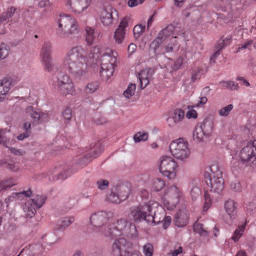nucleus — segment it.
Segmentation results:
<instances>
[{"instance_id":"f257e3e1","label":"nucleus","mask_w":256,"mask_h":256,"mask_svg":"<svg viewBox=\"0 0 256 256\" xmlns=\"http://www.w3.org/2000/svg\"><path fill=\"white\" fill-rule=\"evenodd\" d=\"M100 56V48L96 46L90 53L81 46H76L68 50L62 59L64 69L74 78L81 79L88 74V65L94 64Z\"/></svg>"},{"instance_id":"f03ea898","label":"nucleus","mask_w":256,"mask_h":256,"mask_svg":"<svg viewBox=\"0 0 256 256\" xmlns=\"http://www.w3.org/2000/svg\"><path fill=\"white\" fill-rule=\"evenodd\" d=\"M136 232V228L134 224L124 218H121L114 222L113 218L110 226L108 228V231L104 232V236L111 238L122 236H128L134 235Z\"/></svg>"},{"instance_id":"7ed1b4c3","label":"nucleus","mask_w":256,"mask_h":256,"mask_svg":"<svg viewBox=\"0 0 256 256\" xmlns=\"http://www.w3.org/2000/svg\"><path fill=\"white\" fill-rule=\"evenodd\" d=\"M118 54L114 50H108L101 58L100 76L102 80H108L113 74L116 66Z\"/></svg>"},{"instance_id":"20e7f679","label":"nucleus","mask_w":256,"mask_h":256,"mask_svg":"<svg viewBox=\"0 0 256 256\" xmlns=\"http://www.w3.org/2000/svg\"><path fill=\"white\" fill-rule=\"evenodd\" d=\"M56 22L58 26L57 32L60 36L76 34L79 32L78 22L70 15L62 13L56 18Z\"/></svg>"},{"instance_id":"39448f33","label":"nucleus","mask_w":256,"mask_h":256,"mask_svg":"<svg viewBox=\"0 0 256 256\" xmlns=\"http://www.w3.org/2000/svg\"><path fill=\"white\" fill-rule=\"evenodd\" d=\"M114 216L112 212H98L92 214L90 222L94 226L93 231L104 236V232L110 226Z\"/></svg>"},{"instance_id":"423d86ee","label":"nucleus","mask_w":256,"mask_h":256,"mask_svg":"<svg viewBox=\"0 0 256 256\" xmlns=\"http://www.w3.org/2000/svg\"><path fill=\"white\" fill-rule=\"evenodd\" d=\"M159 206L158 203L151 200L144 204H140L130 208L128 218L136 222L144 220L148 223L150 212Z\"/></svg>"},{"instance_id":"0eeeda50","label":"nucleus","mask_w":256,"mask_h":256,"mask_svg":"<svg viewBox=\"0 0 256 256\" xmlns=\"http://www.w3.org/2000/svg\"><path fill=\"white\" fill-rule=\"evenodd\" d=\"M210 172L208 181L207 184L210 188L212 192L220 194L224 188V180L222 177V172L217 163L212 164L208 168Z\"/></svg>"},{"instance_id":"6e6552de","label":"nucleus","mask_w":256,"mask_h":256,"mask_svg":"<svg viewBox=\"0 0 256 256\" xmlns=\"http://www.w3.org/2000/svg\"><path fill=\"white\" fill-rule=\"evenodd\" d=\"M131 242L124 238H116L112 244L110 254L111 256H141L140 253L134 250Z\"/></svg>"},{"instance_id":"1a4fd4ad","label":"nucleus","mask_w":256,"mask_h":256,"mask_svg":"<svg viewBox=\"0 0 256 256\" xmlns=\"http://www.w3.org/2000/svg\"><path fill=\"white\" fill-rule=\"evenodd\" d=\"M182 196L183 193L181 188L173 184L166 189L162 198L167 209L172 210L176 208Z\"/></svg>"},{"instance_id":"9d476101","label":"nucleus","mask_w":256,"mask_h":256,"mask_svg":"<svg viewBox=\"0 0 256 256\" xmlns=\"http://www.w3.org/2000/svg\"><path fill=\"white\" fill-rule=\"evenodd\" d=\"M160 172L169 180H174L176 176L178 166V163L170 156H163L159 161Z\"/></svg>"},{"instance_id":"9b49d317","label":"nucleus","mask_w":256,"mask_h":256,"mask_svg":"<svg viewBox=\"0 0 256 256\" xmlns=\"http://www.w3.org/2000/svg\"><path fill=\"white\" fill-rule=\"evenodd\" d=\"M172 154L176 159L184 160L190 154L188 142L184 138L173 140L169 146Z\"/></svg>"},{"instance_id":"f8f14e48","label":"nucleus","mask_w":256,"mask_h":256,"mask_svg":"<svg viewBox=\"0 0 256 256\" xmlns=\"http://www.w3.org/2000/svg\"><path fill=\"white\" fill-rule=\"evenodd\" d=\"M56 86L58 91L63 96L76 94L74 83L67 74H64L58 78Z\"/></svg>"},{"instance_id":"ddd939ff","label":"nucleus","mask_w":256,"mask_h":256,"mask_svg":"<svg viewBox=\"0 0 256 256\" xmlns=\"http://www.w3.org/2000/svg\"><path fill=\"white\" fill-rule=\"evenodd\" d=\"M240 158L244 163L256 166V140L250 142L240 151Z\"/></svg>"},{"instance_id":"4468645a","label":"nucleus","mask_w":256,"mask_h":256,"mask_svg":"<svg viewBox=\"0 0 256 256\" xmlns=\"http://www.w3.org/2000/svg\"><path fill=\"white\" fill-rule=\"evenodd\" d=\"M46 197L44 195L36 196L34 198L28 200L24 206V211L27 216L32 218L36 210L41 208L44 203Z\"/></svg>"},{"instance_id":"2eb2a0df","label":"nucleus","mask_w":256,"mask_h":256,"mask_svg":"<svg viewBox=\"0 0 256 256\" xmlns=\"http://www.w3.org/2000/svg\"><path fill=\"white\" fill-rule=\"evenodd\" d=\"M52 52V45L48 42L44 44L40 53L42 62L44 70L48 72H52L54 69V65L52 61L50 56Z\"/></svg>"},{"instance_id":"dca6fc26","label":"nucleus","mask_w":256,"mask_h":256,"mask_svg":"<svg viewBox=\"0 0 256 256\" xmlns=\"http://www.w3.org/2000/svg\"><path fill=\"white\" fill-rule=\"evenodd\" d=\"M158 35L164 39L166 42L169 41L175 42L178 36L186 37V33L183 29L178 30L172 25L167 26L158 33Z\"/></svg>"},{"instance_id":"f3484780","label":"nucleus","mask_w":256,"mask_h":256,"mask_svg":"<svg viewBox=\"0 0 256 256\" xmlns=\"http://www.w3.org/2000/svg\"><path fill=\"white\" fill-rule=\"evenodd\" d=\"M92 0H67V5L74 13L81 14L90 6Z\"/></svg>"},{"instance_id":"a211bd4d","label":"nucleus","mask_w":256,"mask_h":256,"mask_svg":"<svg viewBox=\"0 0 256 256\" xmlns=\"http://www.w3.org/2000/svg\"><path fill=\"white\" fill-rule=\"evenodd\" d=\"M118 16L117 10L110 6L104 7L100 13V20L104 25L110 26L112 24L114 15Z\"/></svg>"},{"instance_id":"6ab92c4d","label":"nucleus","mask_w":256,"mask_h":256,"mask_svg":"<svg viewBox=\"0 0 256 256\" xmlns=\"http://www.w3.org/2000/svg\"><path fill=\"white\" fill-rule=\"evenodd\" d=\"M44 250L40 244H34L23 248L17 256H38Z\"/></svg>"},{"instance_id":"aec40b11","label":"nucleus","mask_w":256,"mask_h":256,"mask_svg":"<svg viewBox=\"0 0 256 256\" xmlns=\"http://www.w3.org/2000/svg\"><path fill=\"white\" fill-rule=\"evenodd\" d=\"M26 116H30L34 120L32 124H36L40 122H44L47 120L48 115L44 113H40L34 110L32 106H28L25 110Z\"/></svg>"},{"instance_id":"412c9836","label":"nucleus","mask_w":256,"mask_h":256,"mask_svg":"<svg viewBox=\"0 0 256 256\" xmlns=\"http://www.w3.org/2000/svg\"><path fill=\"white\" fill-rule=\"evenodd\" d=\"M128 25V23L126 18H124L116 30L114 38L117 44H120L123 42L126 34L125 28Z\"/></svg>"},{"instance_id":"4be33fe9","label":"nucleus","mask_w":256,"mask_h":256,"mask_svg":"<svg viewBox=\"0 0 256 256\" xmlns=\"http://www.w3.org/2000/svg\"><path fill=\"white\" fill-rule=\"evenodd\" d=\"M128 189L126 186H122V194L120 195L114 192H111L106 196V200L112 203L119 204L126 200L128 196Z\"/></svg>"},{"instance_id":"5701e85b","label":"nucleus","mask_w":256,"mask_h":256,"mask_svg":"<svg viewBox=\"0 0 256 256\" xmlns=\"http://www.w3.org/2000/svg\"><path fill=\"white\" fill-rule=\"evenodd\" d=\"M224 208L226 213L230 220L235 219L237 216V204L234 200L229 199L224 204Z\"/></svg>"},{"instance_id":"b1692460","label":"nucleus","mask_w":256,"mask_h":256,"mask_svg":"<svg viewBox=\"0 0 256 256\" xmlns=\"http://www.w3.org/2000/svg\"><path fill=\"white\" fill-rule=\"evenodd\" d=\"M188 212L186 209L180 210L176 214L174 222L176 226L178 227H184L186 226L188 220Z\"/></svg>"},{"instance_id":"393cba45","label":"nucleus","mask_w":256,"mask_h":256,"mask_svg":"<svg viewBox=\"0 0 256 256\" xmlns=\"http://www.w3.org/2000/svg\"><path fill=\"white\" fill-rule=\"evenodd\" d=\"M184 116V111L180 108H176L172 114V116L167 120L168 125L171 127L174 126L178 123L182 122Z\"/></svg>"},{"instance_id":"a878e982","label":"nucleus","mask_w":256,"mask_h":256,"mask_svg":"<svg viewBox=\"0 0 256 256\" xmlns=\"http://www.w3.org/2000/svg\"><path fill=\"white\" fill-rule=\"evenodd\" d=\"M153 74L154 70L151 68L142 70L138 74V78L142 88H144L149 84V78Z\"/></svg>"},{"instance_id":"bb28decb","label":"nucleus","mask_w":256,"mask_h":256,"mask_svg":"<svg viewBox=\"0 0 256 256\" xmlns=\"http://www.w3.org/2000/svg\"><path fill=\"white\" fill-rule=\"evenodd\" d=\"M155 208H157L156 212H154V214H152V212H150L149 220H148V223L152 222V223L159 224L162 222V220L164 218L166 213L164 210L158 206Z\"/></svg>"},{"instance_id":"cd10ccee","label":"nucleus","mask_w":256,"mask_h":256,"mask_svg":"<svg viewBox=\"0 0 256 256\" xmlns=\"http://www.w3.org/2000/svg\"><path fill=\"white\" fill-rule=\"evenodd\" d=\"M199 126L205 133L206 137L211 136L214 128V123L210 118H205Z\"/></svg>"},{"instance_id":"c85d7f7f","label":"nucleus","mask_w":256,"mask_h":256,"mask_svg":"<svg viewBox=\"0 0 256 256\" xmlns=\"http://www.w3.org/2000/svg\"><path fill=\"white\" fill-rule=\"evenodd\" d=\"M11 82L7 78L0 80V101H2L6 96L10 89Z\"/></svg>"},{"instance_id":"c756f323","label":"nucleus","mask_w":256,"mask_h":256,"mask_svg":"<svg viewBox=\"0 0 256 256\" xmlns=\"http://www.w3.org/2000/svg\"><path fill=\"white\" fill-rule=\"evenodd\" d=\"M165 186L164 180L160 178H154L150 182V188L156 192L160 191Z\"/></svg>"},{"instance_id":"7c9ffc66","label":"nucleus","mask_w":256,"mask_h":256,"mask_svg":"<svg viewBox=\"0 0 256 256\" xmlns=\"http://www.w3.org/2000/svg\"><path fill=\"white\" fill-rule=\"evenodd\" d=\"M246 224L239 226L238 228L234 230L233 235L230 238L228 242V243H230V241H234V242H238L241 236L244 234Z\"/></svg>"},{"instance_id":"2f4dec72","label":"nucleus","mask_w":256,"mask_h":256,"mask_svg":"<svg viewBox=\"0 0 256 256\" xmlns=\"http://www.w3.org/2000/svg\"><path fill=\"white\" fill-rule=\"evenodd\" d=\"M13 140H11L9 136L6 135V132L2 130H0V144L6 148L8 147V145L12 144Z\"/></svg>"},{"instance_id":"473e14b6","label":"nucleus","mask_w":256,"mask_h":256,"mask_svg":"<svg viewBox=\"0 0 256 256\" xmlns=\"http://www.w3.org/2000/svg\"><path fill=\"white\" fill-rule=\"evenodd\" d=\"M74 220L73 216H68L64 218L60 222V224L56 226L55 229L59 230H62L66 227L68 226Z\"/></svg>"},{"instance_id":"72a5a7b5","label":"nucleus","mask_w":256,"mask_h":256,"mask_svg":"<svg viewBox=\"0 0 256 256\" xmlns=\"http://www.w3.org/2000/svg\"><path fill=\"white\" fill-rule=\"evenodd\" d=\"M164 50H160V52L164 54V52H172L174 50H177L179 48V45L177 44L176 40L175 42H164Z\"/></svg>"},{"instance_id":"f704fd0d","label":"nucleus","mask_w":256,"mask_h":256,"mask_svg":"<svg viewBox=\"0 0 256 256\" xmlns=\"http://www.w3.org/2000/svg\"><path fill=\"white\" fill-rule=\"evenodd\" d=\"M210 89L209 86H206L202 90V92L204 93L205 96H200L199 98V100L196 104L194 106L196 107H200L204 106L208 102V98L206 95L209 94Z\"/></svg>"},{"instance_id":"c9c22d12","label":"nucleus","mask_w":256,"mask_h":256,"mask_svg":"<svg viewBox=\"0 0 256 256\" xmlns=\"http://www.w3.org/2000/svg\"><path fill=\"white\" fill-rule=\"evenodd\" d=\"M16 184V182L14 178H9L5 180L0 181V192L3 190L10 188Z\"/></svg>"},{"instance_id":"e433bc0d","label":"nucleus","mask_w":256,"mask_h":256,"mask_svg":"<svg viewBox=\"0 0 256 256\" xmlns=\"http://www.w3.org/2000/svg\"><path fill=\"white\" fill-rule=\"evenodd\" d=\"M85 30L86 32V40L88 44L91 45L93 44L95 39L94 30L92 28L88 26L86 28Z\"/></svg>"},{"instance_id":"4c0bfd02","label":"nucleus","mask_w":256,"mask_h":256,"mask_svg":"<svg viewBox=\"0 0 256 256\" xmlns=\"http://www.w3.org/2000/svg\"><path fill=\"white\" fill-rule=\"evenodd\" d=\"M31 124L29 122H26L24 124L23 128L26 130V132L21 134L18 136L17 138L20 140H22L24 138L29 136L30 133Z\"/></svg>"},{"instance_id":"58836bf2","label":"nucleus","mask_w":256,"mask_h":256,"mask_svg":"<svg viewBox=\"0 0 256 256\" xmlns=\"http://www.w3.org/2000/svg\"><path fill=\"white\" fill-rule=\"evenodd\" d=\"M164 42H166L158 34V36L152 42L150 46L156 52L162 44H164Z\"/></svg>"},{"instance_id":"ea45409f","label":"nucleus","mask_w":256,"mask_h":256,"mask_svg":"<svg viewBox=\"0 0 256 256\" xmlns=\"http://www.w3.org/2000/svg\"><path fill=\"white\" fill-rule=\"evenodd\" d=\"M220 84L222 87L231 90H238L239 88L238 84L232 80L222 81L220 82Z\"/></svg>"},{"instance_id":"a19ab883","label":"nucleus","mask_w":256,"mask_h":256,"mask_svg":"<svg viewBox=\"0 0 256 256\" xmlns=\"http://www.w3.org/2000/svg\"><path fill=\"white\" fill-rule=\"evenodd\" d=\"M98 87L99 84L97 82H92L87 84L84 89V92L87 94H92L98 89Z\"/></svg>"},{"instance_id":"79ce46f5","label":"nucleus","mask_w":256,"mask_h":256,"mask_svg":"<svg viewBox=\"0 0 256 256\" xmlns=\"http://www.w3.org/2000/svg\"><path fill=\"white\" fill-rule=\"evenodd\" d=\"M194 230L200 236H206L208 235L207 230L204 228L203 224L198 222L194 224Z\"/></svg>"},{"instance_id":"37998d69","label":"nucleus","mask_w":256,"mask_h":256,"mask_svg":"<svg viewBox=\"0 0 256 256\" xmlns=\"http://www.w3.org/2000/svg\"><path fill=\"white\" fill-rule=\"evenodd\" d=\"M202 128L199 126H197L194 132V138L199 141L202 140L204 136H206L205 133Z\"/></svg>"},{"instance_id":"c03bdc74","label":"nucleus","mask_w":256,"mask_h":256,"mask_svg":"<svg viewBox=\"0 0 256 256\" xmlns=\"http://www.w3.org/2000/svg\"><path fill=\"white\" fill-rule=\"evenodd\" d=\"M204 202L203 206V210L204 212H206L208 210L211 206L212 204V200L208 192H204Z\"/></svg>"},{"instance_id":"a18cd8bd","label":"nucleus","mask_w":256,"mask_h":256,"mask_svg":"<svg viewBox=\"0 0 256 256\" xmlns=\"http://www.w3.org/2000/svg\"><path fill=\"white\" fill-rule=\"evenodd\" d=\"M136 88V85L135 84H130L128 86L126 90L124 91V96L128 98H130L134 94Z\"/></svg>"},{"instance_id":"49530a36","label":"nucleus","mask_w":256,"mask_h":256,"mask_svg":"<svg viewBox=\"0 0 256 256\" xmlns=\"http://www.w3.org/2000/svg\"><path fill=\"white\" fill-rule=\"evenodd\" d=\"M248 48V50H252V48H256V40H248L244 44H242L240 47H239L238 52L244 49Z\"/></svg>"},{"instance_id":"de8ad7c7","label":"nucleus","mask_w":256,"mask_h":256,"mask_svg":"<svg viewBox=\"0 0 256 256\" xmlns=\"http://www.w3.org/2000/svg\"><path fill=\"white\" fill-rule=\"evenodd\" d=\"M194 108H196L195 106H188L187 108L188 111L186 113V117L188 118H196L198 117V113L196 111L194 110Z\"/></svg>"},{"instance_id":"09e8293b","label":"nucleus","mask_w":256,"mask_h":256,"mask_svg":"<svg viewBox=\"0 0 256 256\" xmlns=\"http://www.w3.org/2000/svg\"><path fill=\"white\" fill-rule=\"evenodd\" d=\"M233 108L234 106L232 104H228L220 109L218 112V114L221 116L226 117L229 115Z\"/></svg>"},{"instance_id":"8fccbe9b","label":"nucleus","mask_w":256,"mask_h":256,"mask_svg":"<svg viewBox=\"0 0 256 256\" xmlns=\"http://www.w3.org/2000/svg\"><path fill=\"white\" fill-rule=\"evenodd\" d=\"M142 252L145 256H152L154 252L153 245L150 243L146 244L143 246Z\"/></svg>"},{"instance_id":"3c124183","label":"nucleus","mask_w":256,"mask_h":256,"mask_svg":"<svg viewBox=\"0 0 256 256\" xmlns=\"http://www.w3.org/2000/svg\"><path fill=\"white\" fill-rule=\"evenodd\" d=\"M148 138V133L146 132H138L134 136V140L135 142H140V141H146Z\"/></svg>"},{"instance_id":"603ef678","label":"nucleus","mask_w":256,"mask_h":256,"mask_svg":"<svg viewBox=\"0 0 256 256\" xmlns=\"http://www.w3.org/2000/svg\"><path fill=\"white\" fill-rule=\"evenodd\" d=\"M8 46L2 43L0 46V58L3 60L6 58L8 54Z\"/></svg>"},{"instance_id":"864d4df0","label":"nucleus","mask_w":256,"mask_h":256,"mask_svg":"<svg viewBox=\"0 0 256 256\" xmlns=\"http://www.w3.org/2000/svg\"><path fill=\"white\" fill-rule=\"evenodd\" d=\"M201 194L200 188L197 186H192L190 190V194L193 200L196 199Z\"/></svg>"},{"instance_id":"5fc2aeb1","label":"nucleus","mask_w":256,"mask_h":256,"mask_svg":"<svg viewBox=\"0 0 256 256\" xmlns=\"http://www.w3.org/2000/svg\"><path fill=\"white\" fill-rule=\"evenodd\" d=\"M145 26L140 24L136 25L133 29L134 34L135 37H138L144 31Z\"/></svg>"},{"instance_id":"6e6d98bb","label":"nucleus","mask_w":256,"mask_h":256,"mask_svg":"<svg viewBox=\"0 0 256 256\" xmlns=\"http://www.w3.org/2000/svg\"><path fill=\"white\" fill-rule=\"evenodd\" d=\"M62 116L63 118L65 120H70L72 116V110L69 107H66L62 112Z\"/></svg>"},{"instance_id":"4d7b16f0","label":"nucleus","mask_w":256,"mask_h":256,"mask_svg":"<svg viewBox=\"0 0 256 256\" xmlns=\"http://www.w3.org/2000/svg\"><path fill=\"white\" fill-rule=\"evenodd\" d=\"M230 189L235 192H240L242 190L240 184L238 180L232 182L230 184Z\"/></svg>"},{"instance_id":"13d9d810","label":"nucleus","mask_w":256,"mask_h":256,"mask_svg":"<svg viewBox=\"0 0 256 256\" xmlns=\"http://www.w3.org/2000/svg\"><path fill=\"white\" fill-rule=\"evenodd\" d=\"M5 166L13 171V172H18L20 170V166L18 164L14 163L13 162H11L10 163H5Z\"/></svg>"},{"instance_id":"bf43d9fd","label":"nucleus","mask_w":256,"mask_h":256,"mask_svg":"<svg viewBox=\"0 0 256 256\" xmlns=\"http://www.w3.org/2000/svg\"><path fill=\"white\" fill-rule=\"evenodd\" d=\"M98 189L104 190L108 188L109 182L107 180H100L96 182Z\"/></svg>"},{"instance_id":"052dcab7","label":"nucleus","mask_w":256,"mask_h":256,"mask_svg":"<svg viewBox=\"0 0 256 256\" xmlns=\"http://www.w3.org/2000/svg\"><path fill=\"white\" fill-rule=\"evenodd\" d=\"M14 194H22V196L16 197V200H22L25 197H30L32 194V192L30 190L24 191L20 192H14Z\"/></svg>"},{"instance_id":"680f3d73","label":"nucleus","mask_w":256,"mask_h":256,"mask_svg":"<svg viewBox=\"0 0 256 256\" xmlns=\"http://www.w3.org/2000/svg\"><path fill=\"white\" fill-rule=\"evenodd\" d=\"M231 36H228L225 38V39L222 40V42H220L218 44V47L220 49H222L224 46L230 44L231 42Z\"/></svg>"},{"instance_id":"e2e57ef3","label":"nucleus","mask_w":256,"mask_h":256,"mask_svg":"<svg viewBox=\"0 0 256 256\" xmlns=\"http://www.w3.org/2000/svg\"><path fill=\"white\" fill-rule=\"evenodd\" d=\"M72 174V172H70L69 170H64L62 173L58 175L56 179L58 180H64L66 178L70 176Z\"/></svg>"},{"instance_id":"0e129e2a","label":"nucleus","mask_w":256,"mask_h":256,"mask_svg":"<svg viewBox=\"0 0 256 256\" xmlns=\"http://www.w3.org/2000/svg\"><path fill=\"white\" fill-rule=\"evenodd\" d=\"M172 222V218L170 216H164V220H162V222H163V228L164 229L167 228L170 225Z\"/></svg>"},{"instance_id":"69168bd1","label":"nucleus","mask_w":256,"mask_h":256,"mask_svg":"<svg viewBox=\"0 0 256 256\" xmlns=\"http://www.w3.org/2000/svg\"><path fill=\"white\" fill-rule=\"evenodd\" d=\"M102 150V148H100L98 151L96 149H92L90 150V154H88V156L89 158H96Z\"/></svg>"},{"instance_id":"338daca9","label":"nucleus","mask_w":256,"mask_h":256,"mask_svg":"<svg viewBox=\"0 0 256 256\" xmlns=\"http://www.w3.org/2000/svg\"><path fill=\"white\" fill-rule=\"evenodd\" d=\"M182 248L180 246L178 249L170 250V252L168 253V254L170 256H178V254H182Z\"/></svg>"},{"instance_id":"774afa93","label":"nucleus","mask_w":256,"mask_h":256,"mask_svg":"<svg viewBox=\"0 0 256 256\" xmlns=\"http://www.w3.org/2000/svg\"><path fill=\"white\" fill-rule=\"evenodd\" d=\"M144 0H129L128 4L130 7H134L142 4Z\"/></svg>"}]
</instances>
